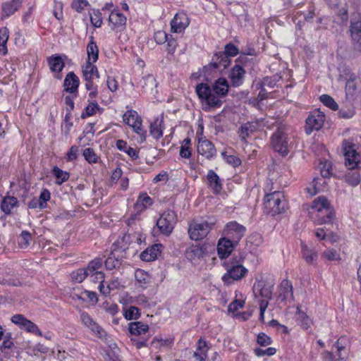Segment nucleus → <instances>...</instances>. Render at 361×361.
I'll return each mask as SVG.
<instances>
[{"mask_svg":"<svg viewBox=\"0 0 361 361\" xmlns=\"http://www.w3.org/2000/svg\"><path fill=\"white\" fill-rule=\"evenodd\" d=\"M228 83L226 79L220 78L212 86L207 83H200L196 86V93L201 100L204 109L219 108L222 104L221 98L228 91Z\"/></svg>","mask_w":361,"mask_h":361,"instance_id":"obj_1","label":"nucleus"},{"mask_svg":"<svg viewBox=\"0 0 361 361\" xmlns=\"http://www.w3.org/2000/svg\"><path fill=\"white\" fill-rule=\"evenodd\" d=\"M309 214L319 224H329L334 217L330 203L324 196H319L312 202Z\"/></svg>","mask_w":361,"mask_h":361,"instance_id":"obj_2","label":"nucleus"},{"mask_svg":"<svg viewBox=\"0 0 361 361\" xmlns=\"http://www.w3.org/2000/svg\"><path fill=\"white\" fill-rule=\"evenodd\" d=\"M264 207L267 212L272 216L284 212L287 202L283 194L279 191L267 194L264 197Z\"/></svg>","mask_w":361,"mask_h":361,"instance_id":"obj_3","label":"nucleus"},{"mask_svg":"<svg viewBox=\"0 0 361 361\" xmlns=\"http://www.w3.org/2000/svg\"><path fill=\"white\" fill-rule=\"evenodd\" d=\"M82 75L85 82V88L90 91L89 97L94 98L97 95V85L95 80L99 78L97 68L92 63L86 62L82 66Z\"/></svg>","mask_w":361,"mask_h":361,"instance_id":"obj_4","label":"nucleus"},{"mask_svg":"<svg viewBox=\"0 0 361 361\" xmlns=\"http://www.w3.org/2000/svg\"><path fill=\"white\" fill-rule=\"evenodd\" d=\"M226 273L222 276L224 283L230 284L233 281L243 278L247 273V269L237 260H229L224 263Z\"/></svg>","mask_w":361,"mask_h":361,"instance_id":"obj_5","label":"nucleus"},{"mask_svg":"<svg viewBox=\"0 0 361 361\" xmlns=\"http://www.w3.org/2000/svg\"><path fill=\"white\" fill-rule=\"evenodd\" d=\"M214 221H192L188 227V234L191 240H200L204 238L214 226Z\"/></svg>","mask_w":361,"mask_h":361,"instance_id":"obj_6","label":"nucleus"},{"mask_svg":"<svg viewBox=\"0 0 361 361\" xmlns=\"http://www.w3.org/2000/svg\"><path fill=\"white\" fill-rule=\"evenodd\" d=\"M288 128L280 126L271 136V144L274 149L283 156L288 152Z\"/></svg>","mask_w":361,"mask_h":361,"instance_id":"obj_7","label":"nucleus"},{"mask_svg":"<svg viewBox=\"0 0 361 361\" xmlns=\"http://www.w3.org/2000/svg\"><path fill=\"white\" fill-rule=\"evenodd\" d=\"M345 341L343 337L338 338L334 345L336 351L335 353L324 351L322 354L323 359L326 361H347L348 350L345 347Z\"/></svg>","mask_w":361,"mask_h":361,"instance_id":"obj_8","label":"nucleus"},{"mask_svg":"<svg viewBox=\"0 0 361 361\" xmlns=\"http://www.w3.org/2000/svg\"><path fill=\"white\" fill-rule=\"evenodd\" d=\"M324 121V114L319 109L311 111L305 121V131L306 134L310 135L314 130H320Z\"/></svg>","mask_w":361,"mask_h":361,"instance_id":"obj_9","label":"nucleus"},{"mask_svg":"<svg viewBox=\"0 0 361 361\" xmlns=\"http://www.w3.org/2000/svg\"><path fill=\"white\" fill-rule=\"evenodd\" d=\"M176 224V216L173 211H165L157 221V226L160 231L165 234L169 235Z\"/></svg>","mask_w":361,"mask_h":361,"instance_id":"obj_10","label":"nucleus"},{"mask_svg":"<svg viewBox=\"0 0 361 361\" xmlns=\"http://www.w3.org/2000/svg\"><path fill=\"white\" fill-rule=\"evenodd\" d=\"M349 31L353 49L361 52V17L360 16L351 19Z\"/></svg>","mask_w":361,"mask_h":361,"instance_id":"obj_11","label":"nucleus"},{"mask_svg":"<svg viewBox=\"0 0 361 361\" xmlns=\"http://www.w3.org/2000/svg\"><path fill=\"white\" fill-rule=\"evenodd\" d=\"M245 231L246 228L244 226L236 221H231L225 226L223 233L236 243L244 236Z\"/></svg>","mask_w":361,"mask_h":361,"instance_id":"obj_12","label":"nucleus"},{"mask_svg":"<svg viewBox=\"0 0 361 361\" xmlns=\"http://www.w3.org/2000/svg\"><path fill=\"white\" fill-rule=\"evenodd\" d=\"M123 121L132 127L142 140L145 139V132L142 128V119L135 111L130 110L126 112L123 115Z\"/></svg>","mask_w":361,"mask_h":361,"instance_id":"obj_13","label":"nucleus"},{"mask_svg":"<svg viewBox=\"0 0 361 361\" xmlns=\"http://www.w3.org/2000/svg\"><path fill=\"white\" fill-rule=\"evenodd\" d=\"M81 322L101 339H106V332L87 312H82L80 315Z\"/></svg>","mask_w":361,"mask_h":361,"instance_id":"obj_14","label":"nucleus"},{"mask_svg":"<svg viewBox=\"0 0 361 361\" xmlns=\"http://www.w3.org/2000/svg\"><path fill=\"white\" fill-rule=\"evenodd\" d=\"M345 76L341 75L347 81L345 85V92L348 96L354 97L360 92L361 87L360 80L348 68L345 70Z\"/></svg>","mask_w":361,"mask_h":361,"instance_id":"obj_15","label":"nucleus"},{"mask_svg":"<svg viewBox=\"0 0 361 361\" xmlns=\"http://www.w3.org/2000/svg\"><path fill=\"white\" fill-rule=\"evenodd\" d=\"M126 17L118 10H114L109 16V26L115 32H121L126 28Z\"/></svg>","mask_w":361,"mask_h":361,"instance_id":"obj_16","label":"nucleus"},{"mask_svg":"<svg viewBox=\"0 0 361 361\" xmlns=\"http://www.w3.org/2000/svg\"><path fill=\"white\" fill-rule=\"evenodd\" d=\"M343 148L344 151L345 165L349 169L355 168L358 162V154L356 152L354 145L351 142L345 140L343 142Z\"/></svg>","mask_w":361,"mask_h":361,"instance_id":"obj_17","label":"nucleus"},{"mask_svg":"<svg viewBox=\"0 0 361 361\" xmlns=\"http://www.w3.org/2000/svg\"><path fill=\"white\" fill-rule=\"evenodd\" d=\"M197 152L207 159H211L216 156V149L211 141L202 137L198 141Z\"/></svg>","mask_w":361,"mask_h":361,"instance_id":"obj_18","label":"nucleus"},{"mask_svg":"<svg viewBox=\"0 0 361 361\" xmlns=\"http://www.w3.org/2000/svg\"><path fill=\"white\" fill-rule=\"evenodd\" d=\"M190 21L184 13H176L171 21V28L173 32L180 33L189 25Z\"/></svg>","mask_w":361,"mask_h":361,"instance_id":"obj_19","label":"nucleus"},{"mask_svg":"<svg viewBox=\"0 0 361 361\" xmlns=\"http://www.w3.org/2000/svg\"><path fill=\"white\" fill-rule=\"evenodd\" d=\"M235 243V241H233L225 235L224 238H220L217 245L219 257L221 259L228 257L233 250Z\"/></svg>","mask_w":361,"mask_h":361,"instance_id":"obj_20","label":"nucleus"},{"mask_svg":"<svg viewBox=\"0 0 361 361\" xmlns=\"http://www.w3.org/2000/svg\"><path fill=\"white\" fill-rule=\"evenodd\" d=\"M79 84V78L73 72H70L63 81L64 90L70 94L78 93Z\"/></svg>","mask_w":361,"mask_h":361,"instance_id":"obj_21","label":"nucleus"},{"mask_svg":"<svg viewBox=\"0 0 361 361\" xmlns=\"http://www.w3.org/2000/svg\"><path fill=\"white\" fill-rule=\"evenodd\" d=\"M245 75V71L242 66L239 65L234 66L229 74L232 85L234 87L240 86L244 82Z\"/></svg>","mask_w":361,"mask_h":361,"instance_id":"obj_22","label":"nucleus"},{"mask_svg":"<svg viewBox=\"0 0 361 361\" xmlns=\"http://www.w3.org/2000/svg\"><path fill=\"white\" fill-rule=\"evenodd\" d=\"M231 60L226 54L219 51L213 56L210 65L214 68L224 70L229 66Z\"/></svg>","mask_w":361,"mask_h":361,"instance_id":"obj_23","label":"nucleus"},{"mask_svg":"<svg viewBox=\"0 0 361 361\" xmlns=\"http://www.w3.org/2000/svg\"><path fill=\"white\" fill-rule=\"evenodd\" d=\"M325 178H315L312 182L307 186V192L312 196L315 195L318 192L323 191L326 185Z\"/></svg>","mask_w":361,"mask_h":361,"instance_id":"obj_24","label":"nucleus"},{"mask_svg":"<svg viewBox=\"0 0 361 361\" xmlns=\"http://www.w3.org/2000/svg\"><path fill=\"white\" fill-rule=\"evenodd\" d=\"M207 178L209 187L213 190L214 193H219L222 190V184L219 176L213 170H209Z\"/></svg>","mask_w":361,"mask_h":361,"instance_id":"obj_25","label":"nucleus"},{"mask_svg":"<svg viewBox=\"0 0 361 361\" xmlns=\"http://www.w3.org/2000/svg\"><path fill=\"white\" fill-rule=\"evenodd\" d=\"M152 198L147 194H141L134 204V209L137 213H140L152 204Z\"/></svg>","mask_w":361,"mask_h":361,"instance_id":"obj_26","label":"nucleus"},{"mask_svg":"<svg viewBox=\"0 0 361 361\" xmlns=\"http://www.w3.org/2000/svg\"><path fill=\"white\" fill-rule=\"evenodd\" d=\"M254 291H257L262 298H272V286L265 284L264 281H258L254 285Z\"/></svg>","mask_w":361,"mask_h":361,"instance_id":"obj_27","label":"nucleus"},{"mask_svg":"<svg viewBox=\"0 0 361 361\" xmlns=\"http://www.w3.org/2000/svg\"><path fill=\"white\" fill-rule=\"evenodd\" d=\"M148 330V325L142 322H133L129 324V332L132 335L141 336L145 334Z\"/></svg>","mask_w":361,"mask_h":361,"instance_id":"obj_28","label":"nucleus"},{"mask_svg":"<svg viewBox=\"0 0 361 361\" xmlns=\"http://www.w3.org/2000/svg\"><path fill=\"white\" fill-rule=\"evenodd\" d=\"M293 298V287L288 280H283L280 286L279 298L283 301Z\"/></svg>","mask_w":361,"mask_h":361,"instance_id":"obj_29","label":"nucleus"},{"mask_svg":"<svg viewBox=\"0 0 361 361\" xmlns=\"http://www.w3.org/2000/svg\"><path fill=\"white\" fill-rule=\"evenodd\" d=\"M21 3L20 0H11L4 3L2 5L3 16L8 17L13 14L20 7Z\"/></svg>","mask_w":361,"mask_h":361,"instance_id":"obj_30","label":"nucleus"},{"mask_svg":"<svg viewBox=\"0 0 361 361\" xmlns=\"http://www.w3.org/2000/svg\"><path fill=\"white\" fill-rule=\"evenodd\" d=\"M87 60L86 62L92 63L94 64L98 59L99 49L93 40V37L87 46Z\"/></svg>","mask_w":361,"mask_h":361,"instance_id":"obj_31","label":"nucleus"},{"mask_svg":"<svg viewBox=\"0 0 361 361\" xmlns=\"http://www.w3.org/2000/svg\"><path fill=\"white\" fill-rule=\"evenodd\" d=\"M159 253V245H154L141 252L140 259L145 262H151L154 260Z\"/></svg>","mask_w":361,"mask_h":361,"instance_id":"obj_32","label":"nucleus"},{"mask_svg":"<svg viewBox=\"0 0 361 361\" xmlns=\"http://www.w3.org/2000/svg\"><path fill=\"white\" fill-rule=\"evenodd\" d=\"M257 130L256 125L253 123L247 122L241 126L238 130V135L242 141L246 142L247 138Z\"/></svg>","mask_w":361,"mask_h":361,"instance_id":"obj_33","label":"nucleus"},{"mask_svg":"<svg viewBox=\"0 0 361 361\" xmlns=\"http://www.w3.org/2000/svg\"><path fill=\"white\" fill-rule=\"evenodd\" d=\"M207 351L208 347L207 343L200 339L197 342V349L193 353V357H195L198 361H205Z\"/></svg>","mask_w":361,"mask_h":361,"instance_id":"obj_34","label":"nucleus"},{"mask_svg":"<svg viewBox=\"0 0 361 361\" xmlns=\"http://www.w3.org/2000/svg\"><path fill=\"white\" fill-rule=\"evenodd\" d=\"M173 342V340L171 338H164L161 336H158L153 338L151 345L155 349L166 348L169 347Z\"/></svg>","mask_w":361,"mask_h":361,"instance_id":"obj_35","label":"nucleus"},{"mask_svg":"<svg viewBox=\"0 0 361 361\" xmlns=\"http://www.w3.org/2000/svg\"><path fill=\"white\" fill-rule=\"evenodd\" d=\"M162 123L163 118H156L150 125V134L157 140L163 136V128L161 127Z\"/></svg>","mask_w":361,"mask_h":361,"instance_id":"obj_36","label":"nucleus"},{"mask_svg":"<svg viewBox=\"0 0 361 361\" xmlns=\"http://www.w3.org/2000/svg\"><path fill=\"white\" fill-rule=\"evenodd\" d=\"M296 319L303 329L307 330L310 328L312 324V319L307 315L305 312L301 311L299 308H298L296 313Z\"/></svg>","mask_w":361,"mask_h":361,"instance_id":"obj_37","label":"nucleus"},{"mask_svg":"<svg viewBox=\"0 0 361 361\" xmlns=\"http://www.w3.org/2000/svg\"><path fill=\"white\" fill-rule=\"evenodd\" d=\"M18 200L14 197H5L1 202V208L5 214H10L11 209L17 205Z\"/></svg>","mask_w":361,"mask_h":361,"instance_id":"obj_38","label":"nucleus"},{"mask_svg":"<svg viewBox=\"0 0 361 361\" xmlns=\"http://www.w3.org/2000/svg\"><path fill=\"white\" fill-rule=\"evenodd\" d=\"M322 259L326 261H340L341 254L338 250L334 248H327L321 255Z\"/></svg>","mask_w":361,"mask_h":361,"instance_id":"obj_39","label":"nucleus"},{"mask_svg":"<svg viewBox=\"0 0 361 361\" xmlns=\"http://www.w3.org/2000/svg\"><path fill=\"white\" fill-rule=\"evenodd\" d=\"M302 257L307 263H313L317 259L316 251L307 247L305 245H302Z\"/></svg>","mask_w":361,"mask_h":361,"instance_id":"obj_40","label":"nucleus"},{"mask_svg":"<svg viewBox=\"0 0 361 361\" xmlns=\"http://www.w3.org/2000/svg\"><path fill=\"white\" fill-rule=\"evenodd\" d=\"M50 69L54 72H60L63 66L64 63L60 56H51L48 59Z\"/></svg>","mask_w":361,"mask_h":361,"instance_id":"obj_41","label":"nucleus"},{"mask_svg":"<svg viewBox=\"0 0 361 361\" xmlns=\"http://www.w3.org/2000/svg\"><path fill=\"white\" fill-rule=\"evenodd\" d=\"M319 168L323 178H329L332 175V165L329 161L325 159L321 160Z\"/></svg>","mask_w":361,"mask_h":361,"instance_id":"obj_42","label":"nucleus"},{"mask_svg":"<svg viewBox=\"0 0 361 361\" xmlns=\"http://www.w3.org/2000/svg\"><path fill=\"white\" fill-rule=\"evenodd\" d=\"M53 174L56 178V183L57 185H61L69 178V173L67 171H64L57 166L54 167Z\"/></svg>","mask_w":361,"mask_h":361,"instance_id":"obj_43","label":"nucleus"},{"mask_svg":"<svg viewBox=\"0 0 361 361\" xmlns=\"http://www.w3.org/2000/svg\"><path fill=\"white\" fill-rule=\"evenodd\" d=\"M135 277L142 287H145L150 281L149 274L142 269H137L135 272Z\"/></svg>","mask_w":361,"mask_h":361,"instance_id":"obj_44","label":"nucleus"},{"mask_svg":"<svg viewBox=\"0 0 361 361\" xmlns=\"http://www.w3.org/2000/svg\"><path fill=\"white\" fill-rule=\"evenodd\" d=\"M116 249L111 253L110 256L105 261V266L107 269L112 270L118 267L121 264V261L116 257Z\"/></svg>","mask_w":361,"mask_h":361,"instance_id":"obj_45","label":"nucleus"},{"mask_svg":"<svg viewBox=\"0 0 361 361\" xmlns=\"http://www.w3.org/2000/svg\"><path fill=\"white\" fill-rule=\"evenodd\" d=\"M88 273L86 269H79L71 273V279L75 282L81 283L88 276Z\"/></svg>","mask_w":361,"mask_h":361,"instance_id":"obj_46","label":"nucleus"},{"mask_svg":"<svg viewBox=\"0 0 361 361\" xmlns=\"http://www.w3.org/2000/svg\"><path fill=\"white\" fill-rule=\"evenodd\" d=\"M78 93L71 94L70 95H66L63 97L64 103L66 105V118L68 117L71 114V112L74 109V99L77 97Z\"/></svg>","mask_w":361,"mask_h":361,"instance_id":"obj_47","label":"nucleus"},{"mask_svg":"<svg viewBox=\"0 0 361 361\" xmlns=\"http://www.w3.org/2000/svg\"><path fill=\"white\" fill-rule=\"evenodd\" d=\"M31 234L27 231H23L18 239V245L22 249L27 248L31 240Z\"/></svg>","mask_w":361,"mask_h":361,"instance_id":"obj_48","label":"nucleus"},{"mask_svg":"<svg viewBox=\"0 0 361 361\" xmlns=\"http://www.w3.org/2000/svg\"><path fill=\"white\" fill-rule=\"evenodd\" d=\"M3 342L0 344V352L6 353V350L11 349L14 344L11 341V333H7L3 338Z\"/></svg>","mask_w":361,"mask_h":361,"instance_id":"obj_49","label":"nucleus"},{"mask_svg":"<svg viewBox=\"0 0 361 361\" xmlns=\"http://www.w3.org/2000/svg\"><path fill=\"white\" fill-rule=\"evenodd\" d=\"M27 331V332L32 333L35 335L42 336V333L38 328V326L31 322L30 320L27 319L25 323L24 324L23 327L22 328Z\"/></svg>","mask_w":361,"mask_h":361,"instance_id":"obj_50","label":"nucleus"},{"mask_svg":"<svg viewBox=\"0 0 361 361\" xmlns=\"http://www.w3.org/2000/svg\"><path fill=\"white\" fill-rule=\"evenodd\" d=\"M103 264V261L99 257H96L89 262L86 270L88 271V274L94 273L96 271H99L98 269L101 268Z\"/></svg>","mask_w":361,"mask_h":361,"instance_id":"obj_51","label":"nucleus"},{"mask_svg":"<svg viewBox=\"0 0 361 361\" xmlns=\"http://www.w3.org/2000/svg\"><path fill=\"white\" fill-rule=\"evenodd\" d=\"M221 156L227 164L233 167L238 166L241 164V160L238 157L234 155L227 154L226 152H222Z\"/></svg>","mask_w":361,"mask_h":361,"instance_id":"obj_52","label":"nucleus"},{"mask_svg":"<svg viewBox=\"0 0 361 361\" xmlns=\"http://www.w3.org/2000/svg\"><path fill=\"white\" fill-rule=\"evenodd\" d=\"M320 101L327 107L332 110H336L338 108L337 103L328 94H323L320 97Z\"/></svg>","mask_w":361,"mask_h":361,"instance_id":"obj_53","label":"nucleus"},{"mask_svg":"<svg viewBox=\"0 0 361 361\" xmlns=\"http://www.w3.org/2000/svg\"><path fill=\"white\" fill-rule=\"evenodd\" d=\"M123 315L128 320L136 319L140 316L139 309L135 306H130L124 310Z\"/></svg>","mask_w":361,"mask_h":361,"instance_id":"obj_54","label":"nucleus"},{"mask_svg":"<svg viewBox=\"0 0 361 361\" xmlns=\"http://www.w3.org/2000/svg\"><path fill=\"white\" fill-rule=\"evenodd\" d=\"M90 20L93 26L100 27L103 22L101 12L99 10H94L90 13Z\"/></svg>","mask_w":361,"mask_h":361,"instance_id":"obj_55","label":"nucleus"},{"mask_svg":"<svg viewBox=\"0 0 361 361\" xmlns=\"http://www.w3.org/2000/svg\"><path fill=\"white\" fill-rule=\"evenodd\" d=\"M51 198L50 192L47 189H44L39 197V208L44 209L47 207V202Z\"/></svg>","mask_w":361,"mask_h":361,"instance_id":"obj_56","label":"nucleus"},{"mask_svg":"<svg viewBox=\"0 0 361 361\" xmlns=\"http://www.w3.org/2000/svg\"><path fill=\"white\" fill-rule=\"evenodd\" d=\"M346 182L352 186L357 185L360 182V175L358 172L349 173L346 177Z\"/></svg>","mask_w":361,"mask_h":361,"instance_id":"obj_57","label":"nucleus"},{"mask_svg":"<svg viewBox=\"0 0 361 361\" xmlns=\"http://www.w3.org/2000/svg\"><path fill=\"white\" fill-rule=\"evenodd\" d=\"M83 156L89 163H96L97 161V157L92 148L84 149Z\"/></svg>","mask_w":361,"mask_h":361,"instance_id":"obj_58","label":"nucleus"},{"mask_svg":"<svg viewBox=\"0 0 361 361\" xmlns=\"http://www.w3.org/2000/svg\"><path fill=\"white\" fill-rule=\"evenodd\" d=\"M202 254V249L198 246L192 247L187 252V256L190 259H194L195 257L200 258Z\"/></svg>","mask_w":361,"mask_h":361,"instance_id":"obj_59","label":"nucleus"},{"mask_svg":"<svg viewBox=\"0 0 361 361\" xmlns=\"http://www.w3.org/2000/svg\"><path fill=\"white\" fill-rule=\"evenodd\" d=\"M83 302H91L96 304L98 301L97 294L94 292L83 290Z\"/></svg>","mask_w":361,"mask_h":361,"instance_id":"obj_60","label":"nucleus"},{"mask_svg":"<svg viewBox=\"0 0 361 361\" xmlns=\"http://www.w3.org/2000/svg\"><path fill=\"white\" fill-rule=\"evenodd\" d=\"M70 298L75 301L80 300L83 302V290L80 288H74L70 293Z\"/></svg>","mask_w":361,"mask_h":361,"instance_id":"obj_61","label":"nucleus"},{"mask_svg":"<svg viewBox=\"0 0 361 361\" xmlns=\"http://www.w3.org/2000/svg\"><path fill=\"white\" fill-rule=\"evenodd\" d=\"M154 40L157 44H162L168 40V35L163 30H158L154 33Z\"/></svg>","mask_w":361,"mask_h":361,"instance_id":"obj_62","label":"nucleus"},{"mask_svg":"<svg viewBox=\"0 0 361 361\" xmlns=\"http://www.w3.org/2000/svg\"><path fill=\"white\" fill-rule=\"evenodd\" d=\"M87 0H74L72 3V8L78 13L82 12L87 6Z\"/></svg>","mask_w":361,"mask_h":361,"instance_id":"obj_63","label":"nucleus"},{"mask_svg":"<svg viewBox=\"0 0 361 361\" xmlns=\"http://www.w3.org/2000/svg\"><path fill=\"white\" fill-rule=\"evenodd\" d=\"M91 281L94 283H104V274L102 271H96L94 273L88 274Z\"/></svg>","mask_w":361,"mask_h":361,"instance_id":"obj_64","label":"nucleus"}]
</instances>
